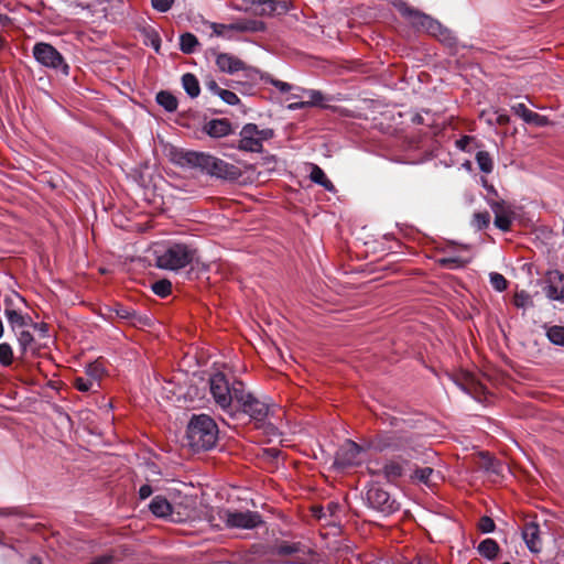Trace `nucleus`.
I'll return each instance as SVG.
<instances>
[{
    "mask_svg": "<svg viewBox=\"0 0 564 564\" xmlns=\"http://www.w3.org/2000/svg\"><path fill=\"white\" fill-rule=\"evenodd\" d=\"M490 224V214L488 212H479L474 214L473 225L481 230L489 226Z\"/></svg>",
    "mask_w": 564,
    "mask_h": 564,
    "instance_id": "39",
    "label": "nucleus"
},
{
    "mask_svg": "<svg viewBox=\"0 0 564 564\" xmlns=\"http://www.w3.org/2000/svg\"><path fill=\"white\" fill-rule=\"evenodd\" d=\"M150 511L158 518L171 521L172 502L163 496H155L149 505Z\"/></svg>",
    "mask_w": 564,
    "mask_h": 564,
    "instance_id": "19",
    "label": "nucleus"
},
{
    "mask_svg": "<svg viewBox=\"0 0 564 564\" xmlns=\"http://www.w3.org/2000/svg\"><path fill=\"white\" fill-rule=\"evenodd\" d=\"M433 474L434 470L431 467L417 468L414 471V478L425 485H429L431 482V477L433 476Z\"/></svg>",
    "mask_w": 564,
    "mask_h": 564,
    "instance_id": "42",
    "label": "nucleus"
},
{
    "mask_svg": "<svg viewBox=\"0 0 564 564\" xmlns=\"http://www.w3.org/2000/svg\"><path fill=\"white\" fill-rule=\"evenodd\" d=\"M478 553L488 558L494 560L497 557L499 552V545L498 543L492 539H485L481 541L477 547Z\"/></svg>",
    "mask_w": 564,
    "mask_h": 564,
    "instance_id": "25",
    "label": "nucleus"
},
{
    "mask_svg": "<svg viewBox=\"0 0 564 564\" xmlns=\"http://www.w3.org/2000/svg\"><path fill=\"white\" fill-rule=\"evenodd\" d=\"M512 224V217L510 212L499 214L495 216V226L502 231L510 230Z\"/></svg>",
    "mask_w": 564,
    "mask_h": 564,
    "instance_id": "36",
    "label": "nucleus"
},
{
    "mask_svg": "<svg viewBox=\"0 0 564 564\" xmlns=\"http://www.w3.org/2000/svg\"><path fill=\"white\" fill-rule=\"evenodd\" d=\"M369 446L377 451L403 452L409 457L419 452L421 446L412 434L400 432H383L377 434L369 443Z\"/></svg>",
    "mask_w": 564,
    "mask_h": 564,
    "instance_id": "3",
    "label": "nucleus"
},
{
    "mask_svg": "<svg viewBox=\"0 0 564 564\" xmlns=\"http://www.w3.org/2000/svg\"><path fill=\"white\" fill-rule=\"evenodd\" d=\"M502 564H510V563L506 562V563H502Z\"/></svg>",
    "mask_w": 564,
    "mask_h": 564,
    "instance_id": "61",
    "label": "nucleus"
},
{
    "mask_svg": "<svg viewBox=\"0 0 564 564\" xmlns=\"http://www.w3.org/2000/svg\"><path fill=\"white\" fill-rule=\"evenodd\" d=\"M216 65L218 68L228 74H235L239 70L245 69V63L238 57L228 54V53H219L216 56Z\"/></svg>",
    "mask_w": 564,
    "mask_h": 564,
    "instance_id": "18",
    "label": "nucleus"
},
{
    "mask_svg": "<svg viewBox=\"0 0 564 564\" xmlns=\"http://www.w3.org/2000/svg\"><path fill=\"white\" fill-rule=\"evenodd\" d=\"M226 527L230 529L251 530L262 523L261 516L256 511H231L224 510L220 514Z\"/></svg>",
    "mask_w": 564,
    "mask_h": 564,
    "instance_id": "10",
    "label": "nucleus"
},
{
    "mask_svg": "<svg viewBox=\"0 0 564 564\" xmlns=\"http://www.w3.org/2000/svg\"><path fill=\"white\" fill-rule=\"evenodd\" d=\"M182 85L187 95L192 98L197 97L200 93L199 83L191 73H186L182 76Z\"/></svg>",
    "mask_w": 564,
    "mask_h": 564,
    "instance_id": "26",
    "label": "nucleus"
},
{
    "mask_svg": "<svg viewBox=\"0 0 564 564\" xmlns=\"http://www.w3.org/2000/svg\"><path fill=\"white\" fill-rule=\"evenodd\" d=\"M158 104L163 107L166 111L172 112L177 109V99L174 95L169 91H160L156 95Z\"/></svg>",
    "mask_w": 564,
    "mask_h": 564,
    "instance_id": "28",
    "label": "nucleus"
},
{
    "mask_svg": "<svg viewBox=\"0 0 564 564\" xmlns=\"http://www.w3.org/2000/svg\"><path fill=\"white\" fill-rule=\"evenodd\" d=\"M368 505L384 514L393 513L399 509V505L392 499L386 490L379 487H371L367 491Z\"/></svg>",
    "mask_w": 564,
    "mask_h": 564,
    "instance_id": "13",
    "label": "nucleus"
},
{
    "mask_svg": "<svg viewBox=\"0 0 564 564\" xmlns=\"http://www.w3.org/2000/svg\"><path fill=\"white\" fill-rule=\"evenodd\" d=\"M524 122H527L529 124H533L535 127H545L549 124V119H547V117L542 116V115L531 110L530 115L528 116V118Z\"/></svg>",
    "mask_w": 564,
    "mask_h": 564,
    "instance_id": "41",
    "label": "nucleus"
},
{
    "mask_svg": "<svg viewBox=\"0 0 564 564\" xmlns=\"http://www.w3.org/2000/svg\"><path fill=\"white\" fill-rule=\"evenodd\" d=\"M174 3V0H151L152 8L158 12L169 11Z\"/></svg>",
    "mask_w": 564,
    "mask_h": 564,
    "instance_id": "46",
    "label": "nucleus"
},
{
    "mask_svg": "<svg viewBox=\"0 0 564 564\" xmlns=\"http://www.w3.org/2000/svg\"><path fill=\"white\" fill-rule=\"evenodd\" d=\"M105 369L98 361L91 362L86 367L85 376L98 388L100 387V380L104 376Z\"/></svg>",
    "mask_w": 564,
    "mask_h": 564,
    "instance_id": "27",
    "label": "nucleus"
},
{
    "mask_svg": "<svg viewBox=\"0 0 564 564\" xmlns=\"http://www.w3.org/2000/svg\"><path fill=\"white\" fill-rule=\"evenodd\" d=\"M209 391L215 403L226 413L234 415V384L230 387L223 372H216L209 378Z\"/></svg>",
    "mask_w": 564,
    "mask_h": 564,
    "instance_id": "7",
    "label": "nucleus"
},
{
    "mask_svg": "<svg viewBox=\"0 0 564 564\" xmlns=\"http://www.w3.org/2000/svg\"><path fill=\"white\" fill-rule=\"evenodd\" d=\"M209 91H212L214 95L219 96V91L224 90V88H220L218 84L215 80H210L206 84Z\"/></svg>",
    "mask_w": 564,
    "mask_h": 564,
    "instance_id": "54",
    "label": "nucleus"
},
{
    "mask_svg": "<svg viewBox=\"0 0 564 564\" xmlns=\"http://www.w3.org/2000/svg\"><path fill=\"white\" fill-rule=\"evenodd\" d=\"M522 538L528 549L533 553H539L542 549L540 538V528L535 522H528L522 530Z\"/></svg>",
    "mask_w": 564,
    "mask_h": 564,
    "instance_id": "17",
    "label": "nucleus"
},
{
    "mask_svg": "<svg viewBox=\"0 0 564 564\" xmlns=\"http://www.w3.org/2000/svg\"><path fill=\"white\" fill-rule=\"evenodd\" d=\"M489 279H490L491 286L496 291L503 292L505 290H507L508 281H507V279L502 274H500L498 272H491L489 274Z\"/></svg>",
    "mask_w": 564,
    "mask_h": 564,
    "instance_id": "37",
    "label": "nucleus"
},
{
    "mask_svg": "<svg viewBox=\"0 0 564 564\" xmlns=\"http://www.w3.org/2000/svg\"><path fill=\"white\" fill-rule=\"evenodd\" d=\"M213 34L219 37L231 39L234 33L257 32L263 30V23L254 20L237 21L230 24L210 23Z\"/></svg>",
    "mask_w": 564,
    "mask_h": 564,
    "instance_id": "12",
    "label": "nucleus"
},
{
    "mask_svg": "<svg viewBox=\"0 0 564 564\" xmlns=\"http://www.w3.org/2000/svg\"><path fill=\"white\" fill-rule=\"evenodd\" d=\"M3 336V324H2V321L0 319V338Z\"/></svg>",
    "mask_w": 564,
    "mask_h": 564,
    "instance_id": "58",
    "label": "nucleus"
},
{
    "mask_svg": "<svg viewBox=\"0 0 564 564\" xmlns=\"http://www.w3.org/2000/svg\"><path fill=\"white\" fill-rule=\"evenodd\" d=\"M272 85L276 87L281 93L290 91L293 88L290 84L278 79L272 80Z\"/></svg>",
    "mask_w": 564,
    "mask_h": 564,
    "instance_id": "50",
    "label": "nucleus"
},
{
    "mask_svg": "<svg viewBox=\"0 0 564 564\" xmlns=\"http://www.w3.org/2000/svg\"><path fill=\"white\" fill-rule=\"evenodd\" d=\"M422 117L420 115H416L414 118H413V121L416 122V123H422Z\"/></svg>",
    "mask_w": 564,
    "mask_h": 564,
    "instance_id": "57",
    "label": "nucleus"
},
{
    "mask_svg": "<svg viewBox=\"0 0 564 564\" xmlns=\"http://www.w3.org/2000/svg\"><path fill=\"white\" fill-rule=\"evenodd\" d=\"M403 463L397 459L388 460L382 467V474L388 481H394L403 475Z\"/></svg>",
    "mask_w": 564,
    "mask_h": 564,
    "instance_id": "21",
    "label": "nucleus"
},
{
    "mask_svg": "<svg viewBox=\"0 0 564 564\" xmlns=\"http://www.w3.org/2000/svg\"><path fill=\"white\" fill-rule=\"evenodd\" d=\"M305 106H308V105L306 104V101H300V102L291 104V105L289 106V108H290V109L295 110V109H302V108H304Z\"/></svg>",
    "mask_w": 564,
    "mask_h": 564,
    "instance_id": "55",
    "label": "nucleus"
},
{
    "mask_svg": "<svg viewBox=\"0 0 564 564\" xmlns=\"http://www.w3.org/2000/svg\"><path fill=\"white\" fill-rule=\"evenodd\" d=\"M403 14L413 17V23L422 29H424L426 32H429L431 35L437 37L440 41L451 45L454 41V36L452 35V32L444 28L438 21L432 19L431 17L415 12L411 9L405 8L402 10Z\"/></svg>",
    "mask_w": 564,
    "mask_h": 564,
    "instance_id": "8",
    "label": "nucleus"
},
{
    "mask_svg": "<svg viewBox=\"0 0 564 564\" xmlns=\"http://www.w3.org/2000/svg\"><path fill=\"white\" fill-rule=\"evenodd\" d=\"M116 315L121 319L130 321L132 324H134V321L137 317V314L134 311H132L128 307H124V306H118L116 308Z\"/></svg>",
    "mask_w": 564,
    "mask_h": 564,
    "instance_id": "43",
    "label": "nucleus"
},
{
    "mask_svg": "<svg viewBox=\"0 0 564 564\" xmlns=\"http://www.w3.org/2000/svg\"><path fill=\"white\" fill-rule=\"evenodd\" d=\"M33 56L41 65L54 69L61 68L65 75L68 74V65L65 63L62 54L53 45L44 42L36 43L33 46Z\"/></svg>",
    "mask_w": 564,
    "mask_h": 564,
    "instance_id": "9",
    "label": "nucleus"
},
{
    "mask_svg": "<svg viewBox=\"0 0 564 564\" xmlns=\"http://www.w3.org/2000/svg\"><path fill=\"white\" fill-rule=\"evenodd\" d=\"M545 336L556 346L564 347V326L562 325H544Z\"/></svg>",
    "mask_w": 564,
    "mask_h": 564,
    "instance_id": "24",
    "label": "nucleus"
},
{
    "mask_svg": "<svg viewBox=\"0 0 564 564\" xmlns=\"http://www.w3.org/2000/svg\"><path fill=\"white\" fill-rule=\"evenodd\" d=\"M512 302L513 305L518 308H527L533 306L531 295L524 290L516 292Z\"/></svg>",
    "mask_w": 564,
    "mask_h": 564,
    "instance_id": "33",
    "label": "nucleus"
},
{
    "mask_svg": "<svg viewBox=\"0 0 564 564\" xmlns=\"http://www.w3.org/2000/svg\"><path fill=\"white\" fill-rule=\"evenodd\" d=\"M73 384L80 392H96L98 389L86 376L75 377Z\"/></svg>",
    "mask_w": 564,
    "mask_h": 564,
    "instance_id": "32",
    "label": "nucleus"
},
{
    "mask_svg": "<svg viewBox=\"0 0 564 564\" xmlns=\"http://www.w3.org/2000/svg\"><path fill=\"white\" fill-rule=\"evenodd\" d=\"M545 294L550 300L564 299V274L555 272L550 276V284L545 288Z\"/></svg>",
    "mask_w": 564,
    "mask_h": 564,
    "instance_id": "20",
    "label": "nucleus"
},
{
    "mask_svg": "<svg viewBox=\"0 0 564 564\" xmlns=\"http://www.w3.org/2000/svg\"><path fill=\"white\" fill-rule=\"evenodd\" d=\"M251 7L235 6L234 9L238 11L252 12L256 15L271 17L275 14H284L290 10V4L286 0H250Z\"/></svg>",
    "mask_w": 564,
    "mask_h": 564,
    "instance_id": "11",
    "label": "nucleus"
},
{
    "mask_svg": "<svg viewBox=\"0 0 564 564\" xmlns=\"http://www.w3.org/2000/svg\"><path fill=\"white\" fill-rule=\"evenodd\" d=\"M151 46L155 50V52L160 51L161 40L156 33H153L149 36Z\"/></svg>",
    "mask_w": 564,
    "mask_h": 564,
    "instance_id": "53",
    "label": "nucleus"
},
{
    "mask_svg": "<svg viewBox=\"0 0 564 564\" xmlns=\"http://www.w3.org/2000/svg\"><path fill=\"white\" fill-rule=\"evenodd\" d=\"M310 178L312 182L323 186L326 191L333 192L334 184L327 178L324 171L316 164H311Z\"/></svg>",
    "mask_w": 564,
    "mask_h": 564,
    "instance_id": "23",
    "label": "nucleus"
},
{
    "mask_svg": "<svg viewBox=\"0 0 564 564\" xmlns=\"http://www.w3.org/2000/svg\"><path fill=\"white\" fill-rule=\"evenodd\" d=\"M440 264L449 269H456L464 265V262L455 257L442 258L438 260Z\"/></svg>",
    "mask_w": 564,
    "mask_h": 564,
    "instance_id": "47",
    "label": "nucleus"
},
{
    "mask_svg": "<svg viewBox=\"0 0 564 564\" xmlns=\"http://www.w3.org/2000/svg\"><path fill=\"white\" fill-rule=\"evenodd\" d=\"M30 564H41V560L39 557H32Z\"/></svg>",
    "mask_w": 564,
    "mask_h": 564,
    "instance_id": "56",
    "label": "nucleus"
},
{
    "mask_svg": "<svg viewBox=\"0 0 564 564\" xmlns=\"http://www.w3.org/2000/svg\"><path fill=\"white\" fill-rule=\"evenodd\" d=\"M219 97L223 101L230 106H235L240 102L239 97L231 90L224 89L219 91Z\"/></svg>",
    "mask_w": 564,
    "mask_h": 564,
    "instance_id": "45",
    "label": "nucleus"
},
{
    "mask_svg": "<svg viewBox=\"0 0 564 564\" xmlns=\"http://www.w3.org/2000/svg\"><path fill=\"white\" fill-rule=\"evenodd\" d=\"M514 115L519 116L523 121L527 120L531 110L524 104H516L511 107Z\"/></svg>",
    "mask_w": 564,
    "mask_h": 564,
    "instance_id": "48",
    "label": "nucleus"
},
{
    "mask_svg": "<svg viewBox=\"0 0 564 564\" xmlns=\"http://www.w3.org/2000/svg\"><path fill=\"white\" fill-rule=\"evenodd\" d=\"M362 448L352 441H346L336 453L335 463L338 466L347 467L357 465L360 462Z\"/></svg>",
    "mask_w": 564,
    "mask_h": 564,
    "instance_id": "14",
    "label": "nucleus"
},
{
    "mask_svg": "<svg viewBox=\"0 0 564 564\" xmlns=\"http://www.w3.org/2000/svg\"><path fill=\"white\" fill-rule=\"evenodd\" d=\"M18 341L21 348L22 354H26L29 349H31L32 344L34 343V337L30 332L22 330L18 336Z\"/></svg>",
    "mask_w": 564,
    "mask_h": 564,
    "instance_id": "38",
    "label": "nucleus"
},
{
    "mask_svg": "<svg viewBox=\"0 0 564 564\" xmlns=\"http://www.w3.org/2000/svg\"><path fill=\"white\" fill-rule=\"evenodd\" d=\"M3 46V41L0 39V48Z\"/></svg>",
    "mask_w": 564,
    "mask_h": 564,
    "instance_id": "60",
    "label": "nucleus"
},
{
    "mask_svg": "<svg viewBox=\"0 0 564 564\" xmlns=\"http://www.w3.org/2000/svg\"><path fill=\"white\" fill-rule=\"evenodd\" d=\"M203 131L212 138H223L232 133V127L228 119H212L204 124Z\"/></svg>",
    "mask_w": 564,
    "mask_h": 564,
    "instance_id": "16",
    "label": "nucleus"
},
{
    "mask_svg": "<svg viewBox=\"0 0 564 564\" xmlns=\"http://www.w3.org/2000/svg\"><path fill=\"white\" fill-rule=\"evenodd\" d=\"M195 517V500L185 496L180 501L172 502L171 521L184 522Z\"/></svg>",
    "mask_w": 564,
    "mask_h": 564,
    "instance_id": "15",
    "label": "nucleus"
},
{
    "mask_svg": "<svg viewBox=\"0 0 564 564\" xmlns=\"http://www.w3.org/2000/svg\"><path fill=\"white\" fill-rule=\"evenodd\" d=\"M302 552L301 545L299 543H282L276 547V554L279 555H291Z\"/></svg>",
    "mask_w": 564,
    "mask_h": 564,
    "instance_id": "40",
    "label": "nucleus"
},
{
    "mask_svg": "<svg viewBox=\"0 0 564 564\" xmlns=\"http://www.w3.org/2000/svg\"><path fill=\"white\" fill-rule=\"evenodd\" d=\"M300 94H296L294 95L295 97H299V98H307L306 104L308 106H317V105H322V102L325 100L323 94L318 90H314V89H300Z\"/></svg>",
    "mask_w": 564,
    "mask_h": 564,
    "instance_id": "29",
    "label": "nucleus"
},
{
    "mask_svg": "<svg viewBox=\"0 0 564 564\" xmlns=\"http://www.w3.org/2000/svg\"><path fill=\"white\" fill-rule=\"evenodd\" d=\"M196 259V250L185 243H172L155 251L156 265L164 270H180Z\"/></svg>",
    "mask_w": 564,
    "mask_h": 564,
    "instance_id": "4",
    "label": "nucleus"
},
{
    "mask_svg": "<svg viewBox=\"0 0 564 564\" xmlns=\"http://www.w3.org/2000/svg\"><path fill=\"white\" fill-rule=\"evenodd\" d=\"M186 433L188 445L196 451L210 449L218 440V426L207 414L193 415Z\"/></svg>",
    "mask_w": 564,
    "mask_h": 564,
    "instance_id": "1",
    "label": "nucleus"
},
{
    "mask_svg": "<svg viewBox=\"0 0 564 564\" xmlns=\"http://www.w3.org/2000/svg\"><path fill=\"white\" fill-rule=\"evenodd\" d=\"M334 508H336V506H333V505H329V506H328V509H329V510H334Z\"/></svg>",
    "mask_w": 564,
    "mask_h": 564,
    "instance_id": "59",
    "label": "nucleus"
},
{
    "mask_svg": "<svg viewBox=\"0 0 564 564\" xmlns=\"http://www.w3.org/2000/svg\"><path fill=\"white\" fill-rule=\"evenodd\" d=\"M238 149L245 152L261 153L263 142L274 137V131L270 128L259 129L254 123H247L240 130Z\"/></svg>",
    "mask_w": 564,
    "mask_h": 564,
    "instance_id": "6",
    "label": "nucleus"
},
{
    "mask_svg": "<svg viewBox=\"0 0 564 564\" xmlns=\"http://www.w3.org/2000/svg\"><path fill=\"white\" fill-rule=\"evenodd\" d=\"M198 45L197 37L192 33H184L180 37V48L185 54H191Z\"/></svg>",
    "mask_w": 564,
    "mask_h": 564,
    "instance_id": "30",
    "label": "nucleus"
},
{
    "mask_svg": "<svg viewBox=\"0 0 564 564\" xmlns=\"http://www.w3.org/2000/svg\"><path fill=\"white\" fill-rule=\"evenodd\" d=\"M234 410L237 409L247 414L251 420L261 423L269 414V404L258 399L254 394L247 391L243 383L237 381L234 383Z\"/></svg>",
    "mask_w": 564,
    "mask_h": 564,
    "instance_id": "5",
    "label": "nucleus"
},
{
    "mask_svg": "<svg viewBox=\"0 0 564 564\" xmlns=\"http://www.w3.org/2000/svg\"><path fill=\"white\" fill-rule=\"evenodd\" d=\"M496 525L494 520L490 517L484 516L480 518L478 523V529L482 533H490L495 530Z\"/></svg>",
    "mask_w": 564,
    "mask_h": 564,
    "instance_id": "44",
    "label": "nucleus"
},
{
    "mask_svg": "<svg viewBox=\"0 0 564 564\" xmlns=\"http://www.w3.org/2000/svg\"><path fill=\"white\" fill-rule=\"evenodd\" d=\"M184 159L188 164L200 167L208 174L219 178L235 181L241 175L240 170L236 165L208 153L189 151L185 153Z\"/></svg>",
    "mask_w": 564,
    "mask_h": 564,
    "instance_id": "2",
    "label": "nucleus"
},
{
    "mask_svg": "<svg viewBox=\"0 0 564 564\" xmlns=\"http://www.w3.org/2000/svg\"><path fill=\"white\" fill-rule=\"evenodd\" d=\"M476 162L481 172L489 174L494 170V162L490 154L486 151H479L476 154Z\"/></svg>",
    "mask_w": 564,
    "mask_h": 564,
    "instance_id": "31",
    "label": "nucleus"
},
{
    "mask_svg": "<svg viewBox=\"0 0 564 564\" xmlns=\"http://www.w3.org/2000/svg\"><path fill=\"white\" fill-rule=\"evenodd\" d=\"M152 291L161 296L165 297L167 296L172 291V283L169 280H159L152 284Z\"/></svg>",
    "mask_w": 564,
    "mask_h": 564,
    "instance_id": "35",
    "label": "nucleus"
},
{
    "mask_svg": "<svg viewBox=\"0 0 564 564\" xmlns=\"http://www.w3.org/2000/svg\"><path fill=\"white\" fill-rule=\"evenodd\" d=\"M13 362V349L8 343L0 344V365L9 367Z\"/></svg>",
    "mask_w": 564,
    "mask_h": 564,
    "instance_id": "34",
    "label": "nucleus"
},
{
    "mask_svg": "<svg viewBox=\"0 0 564 564\" xmlns=\"http://www.w3.org/2000/svg\"><path fill=\"white\" fill-rule=\"evenodd\" d=\"M4 315L12 329L25 327L31 323L30 316L23 315L21 312L12 308H6Z\"/></svg>",
    "mask_w": 564,
    "mask_h": 564,
    "instance_id": "22",
    "label": "nucleus"
},
{
    "mask_svg": "<svg viewBox=\"0 0 564 564\" xmlns=\"http://www.w3.org/2000/svg\"><path fill=\"white\" fill-rule=\"evenodd\" d=\"M496 115V118H495V122L499 126H505L507 123H509V116L507 113H503V112H500V111H496L495 112Z\"/></svg>",
    "mask_w": 564,
    "mask_h": 564,
    "instance_id": "51",
    "label": "nucleus"
},
{
    "mask_svg": "<svg viewBox=\"0 0 564 564\" xmlns=\"http://www.w3.org/2000/svg\"><path fill=\"white\" fill-rule=\"evenodd\" d=\"M489 206L491 210L494 212L495 216L499 214H503L506 212H509V209L506 206V203L503 200H492L489 202Z\"/></svg>",
    "mask_w": 564,
    "mask_h": 564,
    "instance_id": "49",
    "label": "nucleus"
},
{
    "mask_svg": "<svg viewBox=\"0 0 564 564\" xmlns=\"http://www.w3.org/2000/svg\"><path fill=\"white\" fill-rule=\"evenodd\" d=\"M153 490L150 485H143L139 489V497L140 499L144 500L149 498L152 495Z\"/></svg>",
    "mask_w": 564,
    "mask_h": 564,
    "instance_id": "52",
    "label": "nucleus"
}]
</instances>
